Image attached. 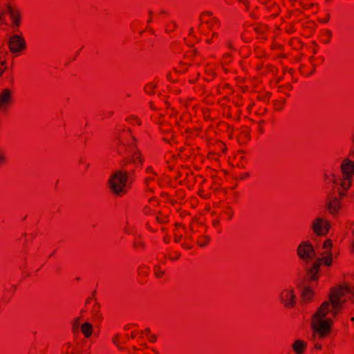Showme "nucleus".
Listing matches in <instances>:
<instances>
[{"instance_id": "23", "label": "nucleus", "mask_w": 354, "mask_h": 354, "mask_svg": "<svg viewBox=\"0 0 354 354\" xmlns=\"http://www.w3.org/2000/svg\"><path fill=\"white\" fill-rule=\"evenodd\" d=\"M156 88V84L153 82H150V83H147L145 86L144 90L146 93H147L149 95H153L155 93Z\"/></svg>"}, {"instance_id": "9", "label": "nucleus", "mask_w": 354, "mask_h": 354, "mask_svg": "<svg viewBox=\"0 0 354 354\" xmlns=\"http://www.w3.org/2000/svg\"><path fill=\"white\" fill-rule=\"evenodd\" d=\"M279 299L286 308H293L296 306L297 297L293 288L283 290L280 293Z\"/></svg>"}, {"instance_id": "18", "label": "nucleus", "mask_w": 354, "mask_h": 354, "mask_svg": "<svg viewBox=\"0 0 354 354\" xmlns=\"http://www.w3.org/2000/svg\"><path fill=\"white\" fill-rule=\"evenodd\" d=\"M315 261L317 263H319V266H321V264H324L328 267H330L331 266V265L333 264V254H332V252L331 251H329L328 253H327V255L324 257H322V258H317Z\"/></svg>"}, {"instance_id": "42", "label": "nucleus", "mask_w": 354, "mask_h": 354, "mask_svg": "<svg viewBox=\"0 0 354 354\" xmlns=\"http://www.w3.org/2000/svg\"><path fill=\"white\" fill-rule=\"evenodd\" d=\"M79 163L84 165V171H86L88 169V167H89V163L86 162L85 159L83 158H81L79 160Z\"/></svg>"}, {"instance_id": "2", "label": "nucleus", "mask_w": 354, "mask_h": 354, "mask_svg": "<svg viewBox=\"0 0 354 354\" xmlns=\"http://www.w3.org/2000/svg\"><path fill=\"white\" fill-rule=\"evenodd\" d=\"M129 174L125 170L116 171L109 178V183L111 191L118 196L126 194V186L128 182Z\"/></svg>"}, {"instance_id": "45", "label": "nucleus", "mask_w": 354, "mask_h": 354, "mask_svg": "<svg viewBox=\"0 0 354 354\" xmlns=\"http://www.w3.org/2000/svg\"><path fill=\"white\" fill-rule=\"evenodd\" d=\"M176 196L178 198L180 201H182L185 198V192L183 190H178L176 193Z\"/></svg>"}, {"instance_id": "50", "label": "nucleus", "mask_w": 354, "mask_h": 354, "mask_svg": "<svg viewBox=\"0 0 354 354\" xmlns=\"http://www.w3.org/2000/svg\"><path fill=\"white\" fill-rule=\"evenodd\" d=\"M6 162V157L3 153H0V165Z\"/></svg>"}, {"instance_id": "64", "label": "nucleus", "mask_w": 354, "mask_h": 354, "mask_svg": "<svg viewBox=\"0 0 354 354\" xmlns=\"http://www.w3.org/2000/svg\"><path fill=\"white\" fill-rule=\"evenodd\" d=\"M149 340L151 342H156V340H157V337H156V335H151V336L149 337Z\"/></svg>"}, {"instance_id": "58", "label": "nucleus", "mask_w": 354, "mask_h": 354, "mask_svg": "<svg viewBox=\"0 0 354 354\" xmlns=\"http://www.w3.org/2000/svg\"><path fill=\"white\" fill-rule=\"evenodd\" d=\"M182 247L186 250H191L192 248V246L187 243H183Z\"/></svg>"}, {"instance_id": "19", "label": "nucleus", "mask_w": 354, "mask_h": 354, "mask_svg": "<svg viewBox=\"0 0 354 354\" xmlns=\"http://www.w3.org/2000/svg\"><path fill=\"white\" fill-rule=\"evenodd\" d=\"M195 66L194 65L191 64H187L184 63L183 62H179L178 64L174 68V70L177 73H183L188 71L189 68H190L192 71H194Z\"/></svg>"}, {"instance_id": "26", "label": "nucleus", "mask_w": 354, "mask_h": 354, "mask_svg": "<svg viewBox=\"0 0 354 354\" xmlns=\"http://www.w3.org/2000/svg\"><path fill=\"white\" fill-rule=\"evenodd\" d=\"M285 104H286V99H284V98L275 100L273 102L274 109L277 111L282 110Z\"/></svg>"}, {"instance_id": "8", "label": "nucleus", "mask_w": 354, "mask_h": 354, "mask_svg": "<svg viewBox=\"0 0 354 354\" xmlns=\"http://www.w3.org/2000/svg\"><path fill=\"white\" fill-rule=\"evenodd\" d=\"M8 48L12 53H17L26 48L25 39L21 35L11 36L8 42Z\"/></svg>"}, {"instance_id": "51", "label": "nucleus", "mask_w": 354, "mask_h": 354, "mask_svg": "<svg viewBox=\"0 0 354 354\" xmlns=\"http://www.w3.org/2000/svg\"><path fill=\"white\" fill-rule=\"evenodd\" d=\"M146 172L150 175H153V176L157 175L151 167H148L146 169Z\"/></svg>"}, {"instance_id": "55", "label": "nucleus", "mask_w": 354, "mask_h": 354, "mask_svg": "<svg viewBox=\"0 0 354 354\" xmlns=\"http://www.w3.org/2000/svg\"><path fill=\"white\" fill-rule=\"evenodd\" d=\"M215 77H216V73L213 70L210 69L209 70V80L211 81Z\"/></svg>"}, {"instance_id": "53", "label": "nucleus", "mask_w": 354, "mask_h": 354, "mask_svg": "<svg viewBox=\"0 0 354 354\" xmlns=\"http://www.w3.org/2000/svg\"><path fill=\"white\" fill-rule=\"evenodd\" d=\"M273 8L274 9V12L273 14H272V16L273 17H277L279 14V9L277 6H273Z\"/></svg>"}, {"instance_id": "7", "label": "nucleus", "mask_w": 354, "mask_h": 354, "mask_svg": "<svg viewBox=\"0 0 354 354\" xmlns=\"http://www.w3.org/2000/svg\"><path fill=\"white\" fill-rule=\"evenodd\" d=\"M6 8L11 19V27L15 32H17L21 24V12L17 6H12L10 3L7 4Z\"/></svg>"}, {"instance_id": "54", "label": "nucleus", "mask_w": 354, "mask_h": 354, "mask_svg": "<svg viewBox=\"0 0 354 354\" xmlns=\"http://www.w3.org/2000/svg\"><path fill=\"white\" fill-rule=\"evenodd\" d=\"M330 177H331L330 175H328V174H324V180L326 183H329L331 181V178Z\"/></svg>"}, {"instance_id": "39", "label": "nucleus", "mask_w": 354, "mask_h": 354, "mask_svg": "<svg viewBox=\"0 0 354 354\" xmlns=\"http://www.w3.org/2000/svg\"><path fill=\"white\" fill-rule=\"evenodd\" d=\"M330 15L329 13H327V14H326V15H325V17L324 18H319L317 19V21L319 23L326 24V23H328L330 21Z\"/></svg>"}, {"instance_id": "27", "label": "nucleus", "mask_w": 354, "mask_h": 354, "mask_svg": "<svg viewBox=\"0 0 354 354\" xmlns=\"http://www.w3.org/2000/svg\"><path fill=\"white\" fill-rule=\"evenodd\" d=\"M153 274L156 278L160 279L165 274V271L161 270L160 266L159 265H156L153 267Z\"/></svg>"}, {"instance_id": "46", "label": "nucleus", "mask_w": 354, "mask_h": 354, "mask_svg": "<svg viewBox=\"0 0 354 354\" xmlns=\"http://www.w3.org/2000/svg\"><path fill=\"white\" fill-rule=\"evenodd\" d=\"M182 176H183L182 172L178 171L177 173V174L176 175V176L174 177V180L176 181H178L180 184H182L183 183V180H181Z\"/></svg>"}, {"instance_id": "37", "label": "nucleus", "mask_w": 354, "mask_h": 354, "mask_svg": "<svg viewBox=\"0 0 354 354\" xmlns=\"http://www.w3.org/2000/svg\"><path fill=\"white\" fill-rule=\"evenodd\" d=\"M154 212V209L150 205H145L143 208V212L146 215H150Z\"/></svg>"}, {"instance_id": "3", "label": "nucleus", "mask_w": 354, "mask_h": 354, "mask_svg": "<svg viewBox=\"0 0 354 354\" xmlns=\"http://www.w3.org/2000/svg\"><path fill=\"white\" fill-rule=\"evenodd\" d=\"M340 169L342 173L340 186L344 189L348 190L352 185L353 177L354 176V161L348 158L344 159L341 164Z\"/></svg>"}, {"instance_id": "6", "label": "nucleus", "mask_w": 354, "mask_h": 354, "mask_svg": "<svg viewBox=\"0 0 354 354\" xmlns=\"http://www.w3.org/2000/svg\"><path fill=\"white\" fill-rule=\"evenodd\" d=\"M331 227L329 221L322 218H316L312 223V229L313 232L318 236H326Z\"/></svg>"}, {"instance_id": "61", "label": "nucleus", "mask_w": 354, "mask_h": 354, "mask_svg": "<svg viewBox=\"0 0 354 354\" xmlns=\"http://www.w3.org/2000/svg\"><path fill=\"white\" fill-rule=\"evenodd\" d=\"M240 2H242L246 7V9L248 10L249 8V1L248 0H239Z\"/></svg>"}, {"instance_id": "35", "label": "nucleus", "mask_w": 354, "mask_h": 354, "mask_svg": "<svg viewBox=\"0 0 354 354\" xmlns=\"http://www.w3.org/2000/svg\"><path fill=\"white\" fill-rule=\"evenodd\" d=\"M8 14L7 10H3L0 12V24L3 25H7V22L6 20V15Z\"/></svg>"}, {"instance_id": "13", "label": "nucleus", "mask_w": 354, "mask_h": 354, "mask_svg": "<svg viewBox=\"0 0 354 354\" xmlns=\"http://www.w3.org/2000/svg\"><path fill=\"white\" fill-rule=\"evenodd\" d=\"M301 300L304 303L311 302L315 297V291L310 286H305L301 292Z\"/></svg>"}, {"instance_id": "43", "label": "nucleus", "mask_w": 354, "mask_h": 354, "mask_svg": "<svg viewBox=\"0 0 354 354\" xmlns=\"http://www.w3.org/2000/svg\"><path fill=\"white\" fill-rule=\"evenodd\" d=\"M222 89L225 91L226 94H230L232 93V89L229 84H225L222 86Z\"/></svg>"}, {"instance_id": "16", "label": "nucleus", "mask_w": 354, "mask_h": 354, "mask_svg": "<svg viewBox=\"0 0 354 354\" xmlns=\"http://www.w3.org/2000/svg\"><path fill=\"white\" fill-rule=\"evenodd\" d=\"M250 128L244 126L241 129L238 139L242 142H246L250 140Z\"/></svg>"}, {"instance_id": "28", "label": "nucleus", "mask_w": 354, "mask_h": 354, "mask_svg": "<svg viewBox=\"0 0 354 354\" xmlns=\"http://www.w3.org/2000/svg\"><path fill=\"white\" fill-rule=\"evenodd\" d=\"M275 71V68L272 65L268 64L264 66L263 71H261V75H267L269 73H274Z\"/></svg>"}, {"instance_id": "20", "label": "nucleus", "mask_w": 354, "mask_h": 354, "mask_svg": "<svg viewBox=\"0 0 354 354\" xmlns=\"http://www.w3.org/2000/svg\"><path fill=\"white\" fill-rule=\"evenodd\" d=\"M94 304L93 306V308L91 309V313L94 319L97 320H101L102 319V315L101 313L100 310V305L99 303L96 301L95 299Z\"/></svg>"}, {"instance_id": "11", "label": "nucleus", "mask_w": 354, "mask_h": 354, "mask_svg": "<svg viewBox=\"0 0 354 354\" xmlns=\"http://www.w3.org/2000/svg\"><path fill=\"white\" fill-rule=\"evenodd\" d=\"M320 266L315 261L313 262L310 268L306 270V277L308 282L318 281L320 277L319 274Z\"/></svg>"}, {"instance_id": "17", "label": "nucleus", "mask_w": 354, "mask_h": 354, "mask_svg": "<svg viewBox=\"0 0 354 354\" xmlns=\"http://www.w3.org/2000/svg\"><path fill=\"white\" fill-rule=\"evenodd\" d=\"M144 158L142 153L139 150H136L131 156V162L136 167H140L144 163Z\"/></svg>"}, {"instance_id": "41", "label": "nucleus", "mask_w": 354, "mask_h": 354, "mask_svg": "<svg viewBox=\"0 0 354 354\" xmlns=\"http://www.w3.org/2000/svg\"><path fill=\"white\" fill-rule=\"evenodd\" d=\"M223 113L226 115L227 118H232L233 115L230 107L224 108Z\"/></svg>"}, {"instance_id": "21", "label": "nucleus", "mask_w": 354, "mask_h": 354, "mask_svg": "<svg viewBox=\"0 0 354 354\" xmlns=\"http://www.w3.org/2000/svg\"><path fill=\"white\" fill-rule=\"evenodd\" d=\"M93 330V325L89 322H85L81 326V331L86 338L90 337L92 335Z\"/></svg>"}, {"instance_id": "56", "label": "nucleus", "mask_w": 354, "mask_h": 354, "mask_svg": "<svg viewBox=\"0 0 354 354\" xmlns=\"http://www.w3.org/2000/svg\"><path fill=\"white\" fill-rule=\"evenodd\" d=\"M254 30L257 33V34H261V33H263V30L261 27H255L254 28Z\"/></svg>"}, {"instance_id": "33", "label": "nucleus", "mask_w": 354, "mask_h": 354, "mask_svg": "<svg viewBox=\"0 0 354 354\" xmlns=\"http://www.w3.org/2000/svg\"><path fill=\"white\" fill-rule=\"evenodd\" d=\"M323 248L327 249L328 248L330 251H331V249L333 248V241L330 239H327L324 241L323 245Z\"/></svg>"}, {"instance_id": "63", "label": "nucleus", "mask_w": 354, "mask_h": 354, "mask_svg": "<svg viewBox=\"0 0 354 354\" xmlns=\"http://www.w3.org/2000/svg\"><path fill=\"white\" fill-rule=\"evenodd\" d=\"M330 176H331V181L334 184H337V178H335V175L334 174H330Z\"/></svg>"}, {"instance_id": "49", "label": "nucleus", "mask_w": 354, "mask_h": 354, "mask_svg": "<svg viewBox=\"0 0 354 354\" xmlns=\"http://www.w3.org/2000/svg\"><path fill=\"white\" fill-rule=\"evenodd\" d=\"M264 63L261 62L256 66V70L259 72L260 74H261V71H263L264 68Z\"/></svg>"}, {"instance_id": "60", "label": "nucleus", "mask_w": 354, "mask_h": 354, "mask_svg": "<svg viewBox=\"0 0 354 354\" xmlns=\"http://www.w3.org/2000/svg\"><path fill=\"white\" fill-rule=\"evenodd\" d=\"M286 32L287 33H292L295 32L294 27L292 26H290L289 28L286 29Z\"/></svg>"}, {"instance_id": "22", "label": "nucleus", "mask_w": 354, "mask_h": 354, "mask_svg": "<svg viewBox=\"0 0 354 354\" xmlns=\"http://www.w3.org/2000/svg\"><path fill=\"white\" fill-rule=\"evenodd\" d=\"M133 247L135 250H144L146 248V245L145 243L140 239V237H138L133 241Z\"/></svg>"}, {"instance_id": "24", "label": "nucleus", "mask_w": 354, "mask_h": 354, "mask_svg": "<svg viewBox=\"0 0 354 354\" xmlns=\"http://www.w3.org/2000/svg\"><path fill=\"white\" fill-rule=\"evenodd\" d=\"M289 44L295 49L301 48L303 46L301 41L297 37L291 39L289 41Z\"/></svg>"}, {"instance_id": "25", "label": "nucleus", "mask_w": 354, "mask_h": 354, "mask_svg": "<svg viewBox=\"0 0 354 354\" xmlns=\"http://www.w3.org/2000/svg\"><path fill=\"white\" fill-rule=\"evenodd\" d=\"M210 241V238L209 236L203 235L198 238L197 241V243L200 247L206 246Z\"/></svg>"}, {"instance_id": "57", "label": "nucleus", "mask_w": 354, "mask_h": 354, "mask_svg": "<svg viewBox=\"0 0 354 354\" xmlns=\"http://www.w3.org/2000/svg\"><path fill=\"white\" fill-rule=\"evenodd\" d=\"M183 239V236L182 235H175L174 236V241L176 243H179Z\"/></svg>"}, {"instance_id": "34", "label": "nucleus", "mask_w": 354, "mask_h": 354, "mask_svg": "<svg viewBox=\"0 0 354 354\" xmlns=\"http://www.w3.org/2000/svg\"><path fill=\"white\" fill-rule=\"evenodd\" d=\"M176 26H177V25H176V22H174V21L170 22L166 26V32H169L174 31L176 29Z\"/></svg>"}, {"instance_id": "5", "label": "nucleus", "mask_w": 354, "mask_h": 354, "mask_svg": "<svg viewBox=\"0 0 354 354\" xmlns=\"http://www.w3.org/2000/svg\"><path fill=\"white\" fill-rule=\"evenodd\" d=\"M297 254L301 260L305 262L310 261L316 255L314 247L310 241H304L299 244L297 248Z\"/></svg>"}, {"instance_id": "47", "label": "nucleus", "mask_w": 354, "mask_h": 354, "mask_svg": "<svg viewBox=\"0 0 354 354\" xmlns=\"http://www.w3.org/2000/svg\"><path fill=\"white\" fill-rule=\"evenodd\" d=\"M155 180V176L153 175H150L149 176L147 177L145 180V184L148 186L151 182Z\"/></svg>"}, {"instance_id": "40", "label": "nucleus", "mask_w": 354, "mask_h": 354, "mask_svg": "<svg viewBox=\"0 0 354 354\" xmlns=\"http://www.w3.org/2000/svg\"><path fill=\"white\" fill-rule=\"evenodd\" d=\"M263 120H260L258 122V131L260 133V134H263L264 133V128H263Z\"/></svg>"}, {"instance_id": "36", "label": "nucleus", "mask_w": 354, "mask_h": 354, "mask_svg": "<svg viewBox=\"0 0 354 354\" xmlns=\"http://www.w3.org/2000/svg\"><path fill=\"white\" fill-rule=\"evenodd\" d=\"M325 35H326L327 39L326 40H324V43L325 44H328L330 42V40H331V38L333 36L332 31L330 30H326Z\"/></svg>"}, {"instance_id": "4", "label": "nucleus", "mask_w": 354, "mask_h": 354, "mask_svg": "<svg viewBox=\"0 0 354 354\" xmlns=\"http://www.w3.org/2000/svg\"><path fill=\"white\" fill-rule=\"evenodd\" d=\"M344 297L341 289L338 290L332 291L330 289L328 293V301H324V302L328 303V313L330 312L333 317H335L339 312L342 306V302L341 298Z\"/></svg>"}, {"instance_id": "32", "label": "nucleus", "mask_w": 354, "mask_h": 354, "mask_svg": "<svg viewBox=\"0 0 354 354\" xmlns=\"http://www.w3.org/2000/svg\"><path fill=\"white\" fill-rule=\"evenodd\" d=\"M156 221L159 223H166L168 222V217L167 216H162L160 212H159V214L156 218Z\"/></svg>"}, {"instance_id": "1", "label": "nucleus", "mask_w": 354, "mask_h": 354, "mask_svg": "<svg viewBox=\"0 0 354 354\" xmlns=\"http://www.w3.org/2000/svg\"><path fill=\"white\" fill-rule=\"evenodd\" d=\"M328 313V303L323 302L311 318V329L318 334L320 339L328 337L332 331L333 321L330 318H326Z\"/></svg>"}, {"instance_id": "52", "label": "nucleus", "mask_w": 354, "mask_h": 354, "mask_svg": "<svg viewBox=\"0 0 354 354\" xmlns=\"http://www.w3.org/2000/svg\"><path fill=\"white\" fill-rule=\"evenodd\" d=\"M195 73H196V77L195 79H193V80H189V82L191 83V84H194V82H196V81L198 79L199 77V75H200V73L198 71H194Z\"/></svg>"}, {"instance_id": "30", "label": "nucleus", "mask_w": 354, "mask_h": 354, "mask_svg": "<svg viewBox=\"0 0 354 354\" xmlns=\"http://www.w3.org/2000/svg\"><path fill=\"white\" fill-rule=\"evenodd\" d=\"M80 322V317H76L73 321L72 331L73 333H78Z\"/></svg>"}, {"instance_id": "29", "label": "nucleus", "mask_w": 354, "mask_h": 354, "mask_svg": "<svg viewBox=\"0 0 354 354\" xmlns=\"http://www.w3.org/2000/svg\"><path fill=\"white\" fill-rule=\"evenodd\" d=\"M223 214L227 216V219L230 221L231 220L234 216V210L230 206L226 207L223 211Z\"/></svg>"}, {"instance_id": "44", "label": "nucleus", "mask_w": 354, "mask_h": 354, "mask_svg": "<svg viewBox=\"0 0 354 354\" xmlns=\"http://www.w3.org/2000/svg\"><path fill=\"white\" fill-rule=\"evenodd\" d=\"M279 88L280 92H282L283 89L291 91L292 89V86L290 84H287L285 86H280Z\"/></svg>"}, {"instance_id": "59", "label": "nucleus", "mask_w": 354, "mask_h": 354, "mask_svg": "<svg viewBox=\"0 0 354 354\" xmlns=\"http://www.w3.org/2000/svg\"><path fill=\"white\" fill-rule=\"evenodd\" d=\"M314 348L315 350L320 351L322 348V345L320 343H315Z\"/></svg>"}, {"instance_id": "38", "label": "nucleus", "mask_w": 354, "mask_h": 354, "mask_svg": "<svg viewBox=\"0 0 354 354\" xmlns=\"http://www.w3.org/2000/svg\"><path fill=\"white\" fill-rule=\"evenodd\" d=\"M127 120H129V121H132V122H136V124L138 125V126H140L141 124H142V121L140 120V119H139L137 116H135V115H131L128 118Z\"/></svg>"}, {"instance_id": "12", "label": "nucleus", "mask_w": 354, "mask_h": 354, "mask_svg": "<svg viewBox=\"0 0 354 354\" xmlns=\"http://www.w3.org/2000/svg\"><path fill=\"white\" fill-rule=\"evenodd\" d=\"M12 93L9 88H3L0 93V110H6L12 104Z\"/></svg>"}, {"instance_id": "31", "label": "nucleus", "mask_w": 354, "mask_h": 354, "mask_svg": "<svg viewBox=\"0 0 354 354\" xmlns=\"http://www.w3.org/2000/svg\"><path fill=\"white\" fill-rule=\"evenodd\" d=\"M255 57L258 59H262L266 57V53L263 50L257 48L255 49Z\"/></svg>"}, {"instance_id": "14", "label": "nucleus", "mask_w": 354, "mask_h": 354, "mask_svg": "<svg viewBox=\"0 0 354 354\" xmlns=\"http://www.w3.org/2000/svg\"><path fill=\"white\" fill-rule=\"evenodd\" d=\"M307 344L301 339H297L292 344V348L296 354H304Z\"/></svg>"}, {"instance_id": "10", "label": "nucleus", "mask_w": 354, "mask_h": 354, "mask_svg": "<svg viewBox=\"0 0 354 354\" xmlns=\"http://www.w3.org/2000/svg\"><path fill=\"white\" fill-rule=\"evenodd\" d=\"M342 203L339 198L333 197L330 194L327 195L326 198V208L330 214H337L342 209Z\"/></svg>"}, {"instance_id": "48", "label": "nucleus", "mask_w": 354, "mask_h": 354, "mask_svg": "<svg viewBox=\"0 0 354 354\" xmlns=\"http://www.w3.org/2000/svg\"><path fill=\"white\" fill-rule=\"evenodd\" d=\"M342 190H339V198L340 199V201L345 196H346L347 194H346V192L348 190H346V189H344L343 188H342Z\"/></svg>"}, {"instance_id": "15", "label": "nucleus", "mask_w": 354, "mask_h": 354, "mask_svg": "<svg viewBox=\"0 0 354 354\" xmlns=\"http://www.w3.org/2000/svg\"><path fill=\"white\" fill-rule=\"evenodd\" d=\"M201 25L207 24L208 27L211 26L216 21V19L212 16V12H204L201 15L200 17Z\"/></svg>"}, {"instance_id": "62", "label": "nucleus", "mask_w": 354, "mask_h": 354, "mask_svg": "<svg viewBox=\"0 0 354 354\" xmlns=\"http://www.w3.org/2000/svg\"><path fill=\"white\" fill-rule=\"evenodd\" d=\"M330 176H331V181L334 184H337V178H335V175L334 174H330Z\"/></svg>"}]
</instances>
